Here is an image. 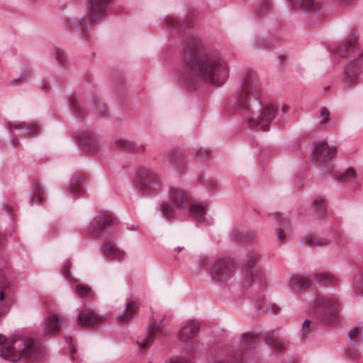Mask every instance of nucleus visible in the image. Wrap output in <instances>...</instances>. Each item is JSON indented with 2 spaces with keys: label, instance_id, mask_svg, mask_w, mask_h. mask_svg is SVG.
Masks as SVG:
<instances>
[{
  "label": "nucleus",
  "instance_id": "obj_1",
  "mask_svg": "<svg viewBox=\"0 0 363 363\" xmlns=\"http://www.w3.org/2000/svg\"><path fill=\"white\" fill-rule=\"evenodd\" d=\"M184 51L182 86L188 90L196 89L201 83L220 86L229 77V66L217 52L206 51L200 40L188 36L182 43Z\"/></svg>",
  "mask_w": 363,
  "mask_h": 363
},
{
  "label": "nucleus",
  "instance_id": "obj_2",
  "mask_svg": "<svg viewBox=\"0 0 363 363\" xmlns=\"http://www.w3.org/2000/svg\"><path fill=\"white\" fill-rule=\"evenodd\" d=\"M260 84L257 76L250 72L244 73L235 93V106L245 115L249 128L256 126L263 131L269 130V123L275 118L277 109L267 104L262 108L259 101Z\"/></svg>",
  "mask_w": 363,
  "mask_h": 363
},
{
  "label": "nucleus",
  "instance_id": "obj_3",
  "mask_svg": "<svg viewBox=\"0 0 363 363\" xmlns=\"http://www.w3.org/2000/svg\"><path fill=\"white\" fill-rule=\"evenodd\" d=\"M335 52L341 57L352 58L345 68L342 84L349 86L359 83L363 73V50L359 46L356 34L352 33L348 41L337 48Z\"/></svg>",
  "mask_w": 363,
  "mask_h": 363
},
{
  "label": "nucleus",
  "instance_id": "obj_4",
  "mask_svg": "<svg viewBox=\"0 0 363 363\" xmlns=\"http://www.w3.org/2000/svg\"><path fill=\"white\" fill-rule=\"evenodd\" d=\"M23 347L16 352L12 345H6L1 350V357L11 362L22 360L25 363H33L44 354L42 348L35 345L32 339H26Z\"/></svg>",
  "mask_w": 363,
  "mask_h": 363
},
{
  "label": "nucleus",
  "instance_id": "obj_5",
  "mask_svg": "<svg viewBox=\"0 0 363 363\" xmlns=\"http://www.w3.org/2000/svg\"><path fill=\"white\" fill-rule=\"evenodd\" d=\"M337 301L332 296H318L315 300L316 317L328 324H332L338 317Z\"/></svg>",
  "mask_w": 363,
  "mask_h": 363
},
{
  "label": "nucleus",
  "instance_id": "obj_6",
  "mask_svg": "<svg viewBox=\"0 0 363 363\" xmlns=\"http://www.w3.org/2000/svg\"><path fill=\"white\" fill-rule=\"evenodd\" d=\"M337 149L330 146L325 140L315 144L313 152V160L316 165L323 167V174L330 173L333 169L331 161L334 158Z\"/></svg>",
  "mask_w": 363,
  "mask_h": 363
},
{
  "label": "nucleus",
  "instance_id": "obj_7",
  "mask_svg": "<svg viewBox=\"0 0 363 363\" xmlns=\"http://www.w3.org/2000/svg\"><path fill=\"white\" fill-rule=\"evenodd\" d=\"M169 200L168 202H164L158 207V210L167 220L173 218L174 211L182 208H187L186 194L179 188H170Z\"/></svg>",
  "mask_w": 363,
  "mask_h": 363
},
{
  "label": "nucleus",
  "instance_id": "obj_8",
  "mask_svg": "<svg viewBox=\"0 0 363 363\" xmlns=\"http://www.w3.org/2000/svg\"><path fill=\"white\" fill-rule=\"evenodd\" d=\"M138 189L143 194L150 195L154 194L155 188L160 186V178L152 169L141 167L137 172Z\"/></svg>",
  "mask_w": 363,
  "mask_h": 363
},
{
  "label": "nucleus",
  "instance_id": "obj_9",
  "mask_svg": "<svg viewBox=\"0 0 363 363\" xmlns=\"http://www.w3.org/2000/svg\"><path fill=\"white\" fill-rule=\"evenodd\" d=\"M241 337L242 347L229 356L228 363H245L249 356L254 354L251 347L258 342V337L255 334L250 333H244Z\"/></svg>",
  "mask_w": 363,
  "mask_h": 363
},
{
  "label": "nucleus",
  "instance_id": "obj_10",
  "mask_svg": "<svg viewBox=\"0 0 363 363\" xmlns=\"http://www.w3.org/2000/svg\"><path fill=\"white\" fill-rule=\"evenodd\" d=\"M209 274L214 281L226 283L234 275V266L229 260L220 259L213 262Z\"/></svg>",
  "mask_w": 363,
  "mask_h": 363
},
{
  "label": "nucleus",
  "instance_id": "obj_11",
  "mask_svg": "<svg viewBox=\"0 0 363 363\" xmlns=\"http://www.w3.org/2000/svg\"><path fill=\"white\" fill-rule=\"evenodd\" d=\"M114 220L115 218L110 212L101 211L91 222L87 229V233L98 238L102 234L104 229L111 225Z\"/></svg>",
  "mask_w": 363,
  "mask_h": 363
},
{
  "label": "nucleus",
  "instance_id": "obj_12",
  "mask_svg": "<svg viewBox=\"0 0 363 363\" xmlns=\"http://www.w3.org/2000/svg\"><path fill=\"white\" fill-rule=\"evenodd\" d=\"M259 259L260 255L255 251L249 252L243 259L242 269L245 273L243 281L245 285H250L258 277L259 271L256 268V264Z\"/></svg>",
  "mask_w": 363,
  "mask_h": 363
},
{
  "label": "nucleus",
  "instance_id": "obj_13",
  "mask_svg": "<svg viewBox=\"0 0 363 363\" xmlns=\"http://www.w3.org/2000/svg\"><path fill=\"white\" fill-rule=\"evenodd\" d=\"M81 147L86 152L95 154L99 149V140L91 131H85L77 135Z\"/></svg>",
  "mask_w": 363,
  "mask_h": 363
},
{
  "label": "nucleus",
  "instance_id": "obj_14",
  "mask_svg": "<svg viewBox=\"0 0 363 363\" xmlns=\"http://www.w3.org/2000/svg\"><path fill=\"white\" fill-rule=\"evenodd\" d=\"M164 23L168 29H170L176 33H181L190 28V26L193 23V18L191 16L179 18L168 16L164 18Z\"/></svg>",
  "mask_w": 363,
  "mask_h": 363
},
{
  "label": "nucleus",
  "instance_id": "obj_15",
  "mask_svg": "<svg viewBox=\"0 0 363 363\" xmlns=\"http://www.w3.org/2000/svg\"><path fill=\"white\" fill-rule=\"evenodd\" d=\"M111 1L112 0H86L89 17L94 21L104 16Z\"/></svg>",
  "mask_w": 363,
  "mask_h": 363
},
{
  "label": "nucleus",
  "instance_id": "obj_16",
  "mask_svg": "<svg viewBox=\"0 0 363 363\" xmlns=\"http://www.w3.org/2000/svg\"><path fill=\"white\" fill-rule=\"evenodd\" d=\"M102 320V317L94 311L88 308L81 311L77 318V323L81 326H93Z\"/></svg>",
  "mask_w": 363,
  "mask_h": 363
},
{
  "label": "nucleus",
  "instance_id": "obj_17",
  "mask_svg": "<svg viewBox=\"0 0 363 363\" xmlns=\"http://www.w3.org/2000/svg\"><path fill=\"white\" fill-rule=\"evenodd\" d=\"M199 329V322L195 320H190L179 330L178 337L180 340L186 342L195 337Z\"/></svg>",
  "mask_w": 363,
  "mask_h": 363
},
{
  "label": "nucleus",
  "instance_id": "obj_18",
  "mask_svg": "<svg viewBox=\"0 0 363 363\" xmlns=\"http://www.w3.org/2000/svg\"><path fill=\"white\" fill-rule=\"evenodd\" d=\"M264 342L277 351L282 350L289 344L287 340L280 338L279 334L276 330H272L265 334Z\"/></svg>",
  "mask_w": 363,
  "mask_h": 363
},
{
  "label": "nucleus",
  "instance_id": "obj_19",
  "mask_svg": "<svg viewBox=\"0 0 363 363\" xmlns=\"http://www.w3.org/2000/svg\"><path fill=\"white\" fill-rule=\"evenodd\" d=\"M189 212L191 216L203 225H211L213 223L211 219L206 217V207L203 203H193L189 208Z\"/></svg>",
  "mask_w": 363,
  "mask_h": 363
},
{
  "label": "nucleus",
  "instance_id": "obj_20",
  "mask_svg": "<svg viewBox=\"0 0 363 363\" xmlns=\"http://www.w3.org/2000/svg\"><path fill=\"white\" fill-rule=\"evenodd\" d=\"M164 160L173 167L182 169L185 167L184 155L177 150H172L164 154Z\"/></svg>",
  "mask_w": 363,
  "mask_h": 363
},
{
  "label": "nucleus",
  "instance_id": "obj_21",
  "mask_svg": "<svg viewBox=\"0 0 363 363\" xmlns=\"http://www.w3.org/2000/svg\"><path fill=\"white\" fill-rule=\"evenodd\" d=\"M136 310L137 306L134 301L128 302L121 313L117 315L116 319L123 324L129 323L135 317Z\"/></svg>",
  "mask_w": 363,
  "mask_h": 363
},
{
  "label": "nucleus",
  "instance_id": "obj_22",
  "mask_svg": "<svg viewBox=\"0 0 363 363\" xmlns=\"http://www.w3.org/2000/svg\"><path fill=\"white\" fill-rule=\"evenodd\" d=\"M311 285V281L301 275H294L289 281L288 286L290 289L299 291L308 290Z\"/></svg>",
  "mask_w": 363,
  "mask_h": 363
},
{
  "label": "nucleus",
  "instance_id": "obj_23",
  "mask_svg": "<svg viewBox=\"0 0 363 363\" xmlns=\"http://www.w3.org/2000/svg\"><path fill=\"white\" fill-rule=\"evenodd\" d=\"M114 145L117 149L141 152L145 150V145H138L135 143L123 138H118L115 140Z\"/></svg>",
  "mask_w": 363,
  "mask_h": 363
},
{
  "label": "nucleus",
  "instance_id": "obj_24",
  "mask_svg": "<svg viewBox=\"0 0 363 363\" xmlns=\"http://www.w3.org/2000/svg\"><path fill=\"white\" fill-rule=\"evenodd\" d=\"M84 177L80 174L74 175L71 180L69 191L74 196H81L84 194Z\"/></svg>",
  "mask_w": 363,
  "mask_h": 363
},
{
  "label": "nucleus",
  "instance_id": "obj_25",
  "mask_svg": "<svg viewBox=\"0 0 363 363\" xmlns=\"http://www.w3.org/2000/svg\"><path fill=\"white\" fill-rule=\"evenodd\" d=\"M102 252L105 257L118 259H122L125 256L124 252L117 248L113 242H106Z\"/></svg>",
  "mask_w": 363,
  "mask_h": 363
},
{
  "label": "nucleus",
  "instance_id": "obj_26",
  "mask_svg": "<svg viewBox=\"0 0 363 363\" xmlns=\"http://www.w3.org/2000/svg\"><path fill=\"white\" fill-rule=\"evenodd\" d=\"M60 320L57 314H52L48 316L44 323V333L50 334L60 331Z\"/></svg>",
  "mask_w": 363,
  "mask_h": 363
},
{
  "label": "nucleus",
  "instance_id": "obj_27",
  "mask_svg": "<svg viewBox=\"0 0 363 363\" xmlns=\"http://www.w3.org/2000/svg\"><path fill=\"white\" fill-rule=\"evenodd\" d=\"M7 128L10 132L16 129H24L27 134H32L37 133L40 130V125L36 123L28 124L26 122H21L18 123H13L10 121L6 123Z\"/></svg>",
  "mask_w": 363,
  "mask_h": 363
},
{
  "label": "nucleus",
  "instance_id": "obj_28",
  "mask_svg": "<svg viewBox=\"0 0 363 363\" xmlns=\"http://www.w3.org/2000/svg\"><path fill=\"white\" fill-rule=\"evenodd\" d=\"M292 6L303 11H310L318 7L315 0H288Z\"/></svg>",
  "mask_w": 363,
  "mask_h": 363
},
{
  "label": "nucleus",
  "instance_id": "obj_29",
  "mask_svg": "<svg viewBox=\"0 0 363 363\" xmlns=\"http://www.w3.org/2000/svg\"><path fill=\"white\" fill-rule=\"evenodd\" d=\"M314 280L320 284L335 285L337 284V279L333 274L328 272H319L314 275Z\"/></svg>",
  "mask_w": 363,
  "mask_h": 363
},
{
  "label": "nucleus",
  "instance_id": "obj_30",
  "mask_svg": "<svg viewBox=\"0 0 363 363\" xmlns=\"http://www.w3.org/2000/svg\"><path fill=\"white\" fill-rule=\"evenodd\" d=\"M229 356L223 349L218 348L211 351L209 361L211 363H223L225 361L228 362Z\"/></svg>",
  "mask_w": 363,
  "mask_h": 363
},
{
  "label": "nucleus",
  "instance_id": "obj_31",
  "mask_svg": "<svg viewBox=\"0 0 363 363\" xmlns=\"http://www.w3.org/2000/svg\"><path fill=\"white\" fill-rule=\"evenodd\" d=\"M162 320L160 321V324H157L156 323H154L151 326V329L150 331L149 335L145 339L143 342L138 341V344L141 348H145V347L150 345L153 340L156 334L160 331V324L162 323Z\"/></svg>",
  "mask_w": 363,
  "mask_h": 363
},
{
  "label": "nucleus",
  "instance_id": "obj_32",
  "mask_svg": "<svg viewBox=\"0 0 363 363\" xmlns=\"http://www.w3.org/2000/svg\"><path fill=\"white\" fill-rule=\"evenodd\" d=\"M71 110L78 116H83L85 115L86 110L84 105L76 98L69 99L67 100Z\"/></svg>",
  "mask_w": 363,
  "mask_h": 363
},
{
  "label": "nucleus",
  "instance_id": "obj_33",
  "mask_svg": "<svg viewBox=\"0 0 363 363\" xmlns=\"http://www.w3.org/2000/svg\"><path fill=\"white\" fill-rule=\"evenodd\" d=\"M45 197V190L40 184L38 182L34 183L33 194L31 198V202L39 203L43 201Z\"/></svg>",
  "mask_w": 363,
  "mask_h": 363
},
{
  "label": "nucleus",
  "instance_id": "obj_34",
  "mask_svg": "<svg viewBox=\"0 0 363 363\" xmlns=\"http://www.w3.org/2000/svg\"><path fill=\"white\" fill-rule=\"evenodd\" d=\"M7 267V261L6 257L0 255V289H4L7 288L8 285L6 281V272L5 269Z\"/></svg>",
  "mask_w": 363,
  "mask_h": 363
},
{
  "label": "nucleus",
  "instance_id": "obj_35",
  "mask_svg": "<svg viewBox=\"0 0 363 363\" xmlns=\"http://www.w3.org/2000/svg\"><path fill=\"white\" fill-rule=\"evenodd\" d=\"M356 177V173L352 168L347 169L344 172L337 176V180L339 182H350Z\"/></svg>",
  "mask_w": 363,
  "mask_h": 363
},
{
  "label": "nucleus",
  "instance_id": "obj_36",
  "mask_svg": "<svg viewBox=\"0 0 363 363\" xmlns=\"http://www.w3.org/2000/svg\"><path fill=\"white\" fill-rule=\"evenodd\" d=\"M232 238L238 241H249L254 239V236L242 230H235L232 232Z\"/></svg>",
  "mask_w": 363,
  "mask_h": 363
},
{
  "label": "nucleus",
  "instance_id": "obj_37",
  "mask_svg": "<svg viewBox=\"0 0 363 363\" xmlns=\"http://www.w3.org/2000/svg\"><path fill=\"white\" fill-rule=\"evenodd\" d=\"M76 291L81 298H90L93 296V291L91 287L86 284H78L76 286Z\"/></svg>",
  "mask_w": 363,
  "mask_h": 363
},
{
  "label": "nucleus",
  "instance_id": "obj_38",
  "mask_svg": "<svg viewBox=\"0 0 363 363\" xmlns=\"http://www.w3.org/2000/svg\"><path fill=\"white\" fill-rule=\"evenodd\" d=\"M306 244L310 247L323 246L330 242V240L327 238H314L307 237L305 239Z\"/></svg>",
  "mask_w": 363,
  "mask_h": 363
},
{
  "label": "nucleus",
  "instance_id": "obj_39",
  "mask_svg": "<svg viewBox=\"0 0 363 363\" xmlns=\"http://www.w3.org/2000/svg\"><path fill=\"white\" fill-rule=\"evenodd\" d=\"M312 208L316 211L319 216H324V210L325 208V203L323 199L318 198L315 199L313 203Z\"/></svg>",
  "mask_w": 363,
  "mask_h": 363
},
{
  "label": "nucleus",
  "instance_id": "obj_40",
  "mask_svg": "<svg viewBox=\"0 0 363 363\" xmlns=\"http://www.w3.org/2000/svg\"><path fill=\"white\" fill-rule=\"evenodd\" d=\"M270 7V0H259L255 6V11L256 12H264L269 11Z\"/></svg>",
  "mask_w": 363,
  "mask_h": 363
},
{
  "label": "nucleus",
  "instance_id": "obj_41",
  "mask_svg": "<svg viewBox=\"0 0 363 363\" xmlns=\"http://www.w3.org/2000/svg\"><path fill=\"white\" fill-rule=\"evenodd\" d=\"M212 263L213 262H211V259L206 256H201L197 260L198 265L200 267V268L203 269H207L208 268L210 269Z\"/></svg>",
  "mask_w": 363,
  "mask_h": 363
},
{
  "label": "nucleus",
  "instance_id": "obj_42",
  "mask_svg": "<svg viewBox=\"0 0 363 363\" xmlns=\"http://www.w3.org/2000/svg\"><path fill=\"white\" fill-rule=\"evenodd\" d=\"M359 334V329L358 327H355L348 332V338L351 344L356 345L357 343Z\"/></svg>",
  "mask_w": 363,
  "mask_h": 363
},
{
  "label": "nucleus",
  "instance_id": "obj_43",
  "mask_svg": "<svg viewBox=\"0 0 363 363\" xmlns=\"http://www.w3.org/2000/svg\"><path fill=\"white\" fill-rule=\"evenodd\" d=\"M165 363H194L189 359L182 356H174L170 359H167Z\"/></svg>",
  "mask_w": 363,
  "mask_h": 363
},
{
  "label": "nucleus",
  "instance_id": "obj_44",
  "mask_svg": "<svg viewBox=\"0 0 363 363\" xmlns=\"http://www.w3.org/2000/svg\"><path fill=\"white\" fill-rule=\"evenodd\" d=\"M211 154L210 150L206 147H201L195 152V155L199 159L207 158Z\"/></svg>",
  "mask_w": 363,
  "mask_h": 363
},
{
  "label": "nucleus",
  "instance_id": "obj_45",
  "mask_svg": "<svg viewBox=\"0 0 363 363\" xmlns=\"http://www.w3.org/2000/svg\"><path fill=\"white\" fill-rule=\"evenodd\" d=\"M55 57L57 61L62 65L67 61V55L65 52L60 48H57L55 50Z\"/></svg>",
  "mask_w": 363,
  "mask_h": 363
},
{
  "label": "nucleus",
  "instance_id": "obj_46",
  "mask_svg": "<svg viewBox=\"0 0 363 363\" xmlns=\"http://www.w3.org/2000/svg\"><path fill=\"white\" fill-rule=\"evenodd\" d=\"M87 26L88 22L86 19L82 18L77 23V29L81 34H84L86 33Z\"/></svg>",
  "mask_w": 363,
  "mask_h": 363
},
{
  "label": "nucleus",
  "instance_id": "obj_47",
  "mask_svg": "<svg viewBox=\"0 0 363 363\" xmlns=\"http://www.w3.org/2000/svg\"><path fill=\"white\" fill-rule=\"evenodd\" d=\"M95 113L99 116H104L107 112V108L104 104L99 103L94 108Z\"/></svg>",
  "mask_w": 363,
  "mask_h": 363
},
{
  "label": "nucleus",
  "instance_id": "obj_48",
  "mask_svg": "<svg viewBox=\"0 0 363 363\" xmlns=\"http://www.w3.org/2000/svg\"><path fill=\"white\" fill-rule=\"evenodd\" d=\"M330 111L325 107H322L320 110V123H325L329 120Z\"/></svg>",
  "mask_w": 363,
  "mask_h": 363
},
{
  "label": "nucleus",
  "instance_id": "obj_49",
  "mask_svg": "<svg viewBox=\"0 0 363 363\" xmlns=\"http://www.w3.org/2000/svg\"><path fill=\"white\" fill-rule=\"evenodd\" d=\"M275 233L279 240L285 241L286 240V235L283 229L277 228Z\"/></svg>",
  "mask_w": 363,
  "mask_h": 363
},
{
  "label": "nucleus",
  "instance_id": "obj_50",
  "mask_svg": "<svg viewBox=\"0 0 363 363\" xmlns=\"http://www.w3.org/2000/svg\"><path fill=\"white\" fill-rule=\"evenodd\" d=\"M274 216L278 220L281 225H283L284 227L288 226V223L284 219L282 218V216L279 213H275Z\"/></svg>",
  "mask_w": 363,
  "mask_h": 363
},
{
  "label": "nucleus",
  "instance_id": "obj_51",
  "mask_svg": "<svg viewBox=\"0 0 363 363\" xmlns=\"http://www.w3.org/2000/svg\"><path fill=\"white\" fill-rule=\"evenodd\" d=\"M311 320H306L303 324H302V326H301V332L302 333H304L306 332H307V330L309 329L310 328V325H311Z\"/></svg>",
  "mask_w": 363,
  "mask_h": 363
},
{
  "label": "nucleus",
  "instance_id": "obj_52",
  "mask_svg": "<svg viewBox=\"0 0 363 363\" xmlns=\"http://www.w3.org/2000/svg\"><path fill=\"white\" fill-rule=\"evenodd\" d=\"M272 313L274 314H277L279 312V308L274 304L270 305Z\"/></svg>",
  "mask_w": 363,
  "mask_h": 363
},
{
  "label": "nucleus",
  "instance_id": "obj_53",
  "mask_svg": "<svg viewBox=\"0 0 363 363\" xmlns=\"http://www.w3.org/2000/svg\"><path fill=\"white\" fill-rule=\"evenodd\" d=\"M6 341V338L1 334H0V345L5 343Z\"/></svg>",
  "mask_w": 363,
  "mask_h": 363
},
{
  "label": "nucleus",
  "instance_id": "obj_54",
  "mask_svg": "<svg viewBox=\"0 0 363 363\" xmlns=\"http://www.w3.org/2000/svg\"><path fill=\"white\" fill-rule=\"evenodd\" d=\"M336 1L340 4H350L351 1H352L353 0H336Z\"/></svg>",
  "mask_w": 363,
  "mask_h": 363
},
{
  "label": "nucleus",
  "instance_id": "obj_55",
  "mask_svg": "<svg viewBox=\"0 0 363 363\" xmlns=\"http://www.w3.org/2000/svg\"><path fill=\"white\" fill-rule=\"evenodd\" d=\"M5 298V294L3 290L0 291V301H2L4 300Z\"/></svg>",
  "mask_w": 363,
  "mask_h": 363
},
{
  "label": "nucleus",
  "instance_id": "obj_56",
  "mask_svg": "<svg viewBox=\"0 0 363 363\" xmlns=\"http://www.w3.org/2000/svg\"><path fill=\"white\" fill-rule=\"evenodd\" d=\"M283 112H287L289 110V106L287 105H284L281 108Z\"/></svg>",
  "mask_w": 363,
  "mask_h": 363
},
{
  "label": "nucleus",
  "instance_id": "obj_57",
  "mask_svg": "<svg viewBox=\"0 0 363 363\" xmlns=\"http://www.w3.org/2000/svg\"><path fill=\"white\" fill-rule=\"evenodd\" d=\"M19 143V140H13L11 142V146H16V144H18Z\"/></svg>",
  "mask_w": 363,
  "mask_h": 363
},
{
  "label": "nucleus",
  "instance_id": "obj_58",
  "mask_svg": "<svg viewBox=\"0 0 363 363\" xmlns=\"http://www.w3.org/2000/svg\"><path fill=\"white\" fill-rule=\"evenodd\" d=\"M4 240V235L2 233H0V246H1L3 245Z\"/></svg>",
  "mask_w": 363,
  "mask_h": 363
},
{
  "label": "nucleus",
  "instance_id": "obj_59",
  "mask_svg": "<svg viewBox=\"0 0 363 363\" xmlns=\"http://www.w3.org/2000/svg\"><path fill=\"white\" fill-rule=\"evenodd\" d=\"M21 80V77L16 78L12 80L13 84H16Z\"/></svg>",
  "mask_w": 363,
  "mask_h": 363
},
{
  "label": "nucleus",
  "instance_id": "obj_60",
  "mask_svg": "<svg viewBox=\"0 0 363 363\" xmlns=\"http://www.w3.org/2000/svg\"><path fill=\"white\" fill-rule=\"evenodd\" d=\"M76 352V349L74 347H72L71 349V356H72V358L74 359V353Z\"/></svg>",
  "mask_w": 363,
  "mask_h": 363
},
{
  "label": "nucleus",
  "instance_id": "obj_61",
  "mask_svg": "<svg viewBox=\"0 0 363 363\" xmlns=\"http://www.w3.org/2000/svg\"><path fill=\"white\" fill-rule=\"evenodd\" d=\"M183 249V247H177L174 249V250L177 252H180L182 251V250Z\"/></svg>",
  "mask_w": 363,
  "mask_h": 363
},
{
  "label": "nucleus",
  "instance_id": "obj_62",
  "mask_svg": "<svg viewBox=\"0 0 363 363\" xmlns=\"http://www.w3.org/2000/svg\"><path fill=\"white\" fill-rule=\"evenodd\" d=\"M42 89L46 92L49 91V88L47 85L43 86Z\"/></svg>",
  "mask_w": 363,
  "mask_h": 363
},
{
  "label": "nucleus",
  "instance_id": "obj_63",
  "mask_svg": "<svg viewBox=\"0 0 363 363\" xmlns=\"http://www.w3.org/2000/svg\"><path fill=\"white\" fill-rule=\"evenodd\" d=\"M66 341L67 343L71 344L72 342V340L71 337H66Z\"/></svg>",
  "mask_w": 363,
  "mask_h": 363
},
{
  "label": "nucleus",
  "instance_id": "obj_64",
  "mask_svg": "<svg viewBox=\"0 0 363 363\" xmlns=\"http://www.w3.org/2000/svg\"><path fill=\"white\" fill-rule=\"evenodd\" d=\"M63 274H64L65 276H68V273L67 272H65V271L63 272Z\"/></svg>",
  "mask_w": 363,
  "mask_h": 363
}]
</instances>
